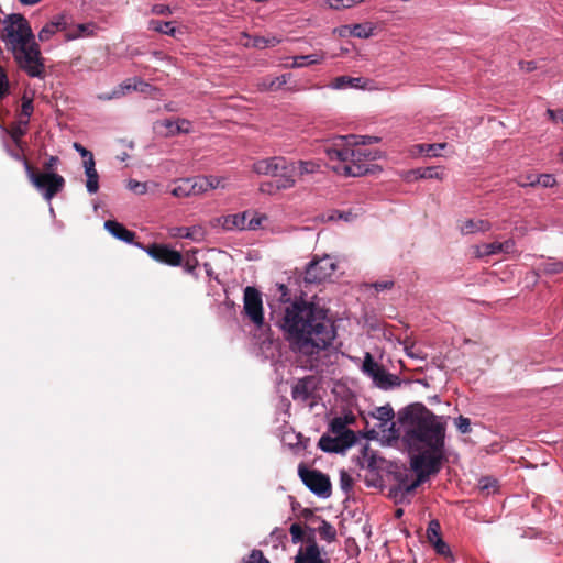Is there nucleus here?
I'll return each mask as SVG.
<instances>
[{"instance_id": "obj_1", "label": "nucleus", "mask_w": 563, "mask_h": 563, "mask_svg": "<svg viewBox=\"0 0 563 563\" xmlns=\"http://www.w3.org/2000/svg\"><path fill=\"white\" fill-rule=\"evenodd\" d=\"M279 325L299 366L318 369L321 353L336 338L334 321L329 317L328 309L314 301L295 299L285 308Z\"/></svg>"}, {"instance_id": "obj_2", "label": "nucleus", "mask_w": 563, "mask_h": 563, "mask_svg": "<svg viewBox=\"0 0 563 563\" xmlns=\"http://www.w3.org/2000/svg\"><path fill=\"white\" fill-rule=\"evenodd\" d=\"M399 426L391 422L393 437L400 438L410 453L444 451L446 419L434 415L422 404L407 407L399 413Z\"/></svg>"}, {"instance_id": "obj_3", "label": "nucleus", "mask_w": 563, "mask_h": 563, "mask_svg": "<svg viewBox=\"0 0 563 563\" xmlns=\"http://www.w3.org/2000/svg\"><path fill=\"white\" fill-rule=\"evenodd\" d=\"M1 40L21 70L32 78L44 77L45 59L30 22L22 14L12 13L4 19Z\"/></svg>"}, {"instance_id": "obj_4", "label": "nucleus", "mask_w": 563, "mask_h": 563, "mask_svg": "<svg viewBox=\"0 0 563 563\" xmlns=\"http://www.w3.org/2000/svg\"><path fill=\"white\" fill-rule=\"evenodd\" d=\"M351 139L355 135H338L322 146L330 161L339 165L333 169L344 176L360 177L367 174L371 163L380 157V152L362 146L352 145Z\"/></svg>"}, {"instance_id": "obj_5", "label": "nucleus", "mask_w": 563, "mask_h": 563, "mask_svg": "<svg viewBox=\"0 0 563 563\" xmlns=\"http://www.w3.org/2000/svg\"><path fill=\"white\" fill-rule=\"evenodd\" d=\"M23 165L30 183L40 191L44 198L51 201L65 187V179L57 173H44L34 167L27 158H23Z\"/></svg>"}, {"instance_id": "obj_6", "label": "nucleus", "mask_w": 563, "mask_h": 563, "mask_svg": "<svg viewBox=\"0 0 563 563\" xmlns=\"http://www.w3.org/2000/svg\"><path fill=\"white\" fill-rule=\"evenodd\" d=\"M252 170L257 175L278 178H296V162L286 159L283 156H274L258 159L253 163Z\"/></svg>"}, {"instance_id": "obj_7", "label": "nucleus", "mask_w": 563, "mask_h": 563, "mask_svg": "<svg viewBox=\"0 0 563 563\" xmlns=\"http://www.w3.org/2000/svg\"><path fill=\"white\" fill-rule=\"evenodd\" d=\"M362 371L371 377L374 384L380 389H391L400 386L401 382L397 375L388 373L383 365H379L369 352L364 355Z\"/></svg>"}, {"instance_id": "obj_8", "label": "nucleus", "mask_w": 563, "mask_h": 563, "mask_svg": "<svg viewBox=\"0 0 563 563\" xmlns=\"http://www.w3.org/2000/svg\"><path fill=\"white\" fill-rule=\"evenodd\" d=\"M410 465L416 473H420L423 477L428 478L440 472L444 451L432 452L421 450L412 452Z\"/></svg>"}, {"instance_id": "obj_9", "label": "nucleus", "mask_w": 563, "mask_h": 563, "mask_svg": "<svg viewBox=\"0 0 563 563\" xmlns=\"http://www.w3.org/2000/svg\"><path fill=\"white\" fill-rule=\"evenodd\" d=\"M298 475L302 483L317 496L328 498L332 493L330 477L319 470H310L299 465Z\"/></svg>"}, {"instance_id": "obj_10", "label": "nucleus", "mask_w": 563, "mask_h": 563, "mask_svg": "<svg viewBox=\"0 0 563 563\" xmlns=\"http://www.w3.org/2000/svg\"><path fill=\"white\" fill-rule=\"evenodd\" d=\"M243 312L245 317H247V319L257 328H261L264 324L262 295L252 286H247L244 289Z\"/></svg>"}, {"instance_id": "obj_11", "label": "nucleus", "mask_w": 563, "mask_h": 563, "mask_svg": "<svg viewBox=\"0 0 563 563\" xmlns=\"http://www.w3.org/2000/svg\"><path fill=\"white\" fill-rule=\"evenodd\" d=\"M335 269L336 264L330 256L316 257L308 264L303 279L307 284H319L331 277Z\"/></svg>"}, {"instance_id": "obj_12", "label": "nucleus", "mask_w": 563, "mask_h": 563, "mask_svg": "<svg viewBox=\"0 0 563 563\" xmlns=\"http://www.w3.org/2000/svg\"><path fill=\"white\" fill-rule=\"evenodd\" d=\"M142 247L153 260L168 266H180L183 264V255L180 252L170 249L167 244L152 243Z\"/></svg>"}, {"instance_id": "obj_13", "label": "nucleus", "mask_w": 563, "mask_h": 563, "mask_svg": "<svg viewBox=\"0 0 563 563\" xmlns=\"http://www.w3.org/2000/svg\"><path fill=\"white\" fill-rule=\"evenodd\" d=\"M206 180L198 176L192 178H183L175 183L170 194L175 197L183 198L189 196H198L206 192Z\"/></svg>"}, {"instance_id": "obj_14", "label": "nucleus", "mask_w": 563, "mask_h": 563, "mask_svg": "<svg viewBox=\"0 0 563 563\" xmlns=\"http://www.w3.org/2000/svg\"><path fill=\"white\" fill-rule=\"evenodd\" d=\"M154 129L165 137H172L178 134H188L191 132V122L187 119H177L175 121L165 119L156 121Z\"/></svg>"}, {"instance_id": "obj_15", "label": "nucleus", "mask_w": 563, "mask_h": 563, "mask_svg": "<svg viewBox=\"0 0 563 563\" xmlns=\"http://www.w3.org/2000/svg\"><path fill=\"white\" fill-rule=\"evenodd\" d=\"M306 542L307 545L298 550L294 563H325L321 558V551L313 533L307 536Z\"/></svg>"}, {"instance_id": "obj_16", "label": "nucleus", "mask_w": 563, "mask_h": 563, "mask_svg": "<svg viewBox=\"0 0 563 563\" xmlns=\"http://www.w3.org/2000/svg\"><path fill=\"white\" fill-rule=\"evenodd\" d=\"M317 388V379L314 376H306L299 379L291 389V396L296 401L306 402L313 397Z\"/></svg>"}, {"instance_id": "obj_17", "label": "nucleus", "mask_w": 563, "mask_h": 563, "mask_svg": "<svg viewBox=\"0 0 563 563\" xmlns=\"http://www.w3.org/2000/svg\"><path fill=\"white\" fill-rule=\"evenodd\" d=\"M354 443H355V441L346 439V437H339V435L330 437V435L323 434L318 442V446L323 452L341 453V452L345 451L346 449L351 448Z\"/></svg>"}, {"instance_id": "obj_18", "label": "nucleus", "mask_w": 563, "mask_h": 563, "mask_svg": "<svg viewBox=\"0 0 563 563\" xmlns=\"http://www.w3.org/2000/svg\"><path fill=\"white\" fill-rule=\"evenodd\" d=\"M385 460L377 455L376 451H374L369 445H364L357 456V464L362 468H367L372 472H376L382 470L384 466Z\"/></svg>"}, {"instance_id": "obj_19", "label": "nucleus", "mask_w": 563, "mask_h": 563, "mask_svg": "<svg viewBox=\"0 0 563 563\" xmlns=\"http://www.w3.org/2000/svg\"><path fill=\"white\" fill-rule=\"evenodd\" d=\"M68 27V20L65 15H57L51 22L46 23L38 32V40L46 42L58 31H66Z\"/></svg>"}, {"instance_id": "obj_20", "label": "nucleus", "mask_w": 563, "mask_h": 563, "mask_svg": "<svg viewBox=\"0 0 563 563\" xmlns=\"http://www.w3.org/2000/svg\"><path fill=\"white\" fill-rule=\"evenodd\" d=\"M296 185V178H278L274 181H265L260 185V191L267 195H275L280 190H287Z\"/></svg>"}, {"instance_id": "obj_21", "label": "nucleus", "mask_w": 563, "mask_h": 563, "mask_svg": "<svg viewBox=\"0 0 563 563\" xmlns=\"http://www.w3.org/2000/svg\"><path fill=\"white\" fill-rule=\"evenodd\" d=\"M104 228L118 240L124 241L126 243H133L135 232L128 230L120 222L115 220H107L104 222Z\"/></svg>"}, {"instance_id": "obj_22", "label": "nucleus", "mask_w": 563, "mask_h": 563, "mask_svg": "<svg viewBox=\"0 0 563 563\" xmlns=\"http://www.w3.org/2000/svg\"><path fill=\"white\" fill-rule=\"evenodd\" d=\"M251 214L252 211L228 214L223 217L222 227L225 230H247V218H250Z\"/></svg>"}, {"instance_id": "obj_23", "label": "nucleus", "mask_w": 563, "mask_h": 563, "mask_svg": "<svg viewBox=\"0 0 563 563\" xmlns=\"http://www.w3.org/2000/svg\"><path fill=\"white\" fill-rule=\"evenodd\" d=\"M290 76V74H284L277 77L266 76L258 80L257 88L261 91H277L287 84Z\"/></svg>"}, {"instance_id": "obj_24", "label": "nucleus", "mask_w": 563, "mask_h": 563, "mask_svg": "<svg viewBox=\"0 0 563 563\" xmlns=\"http://www.w3.org/2000/svg\"><path fill=\"white\" fill-rule=\"evenodd\" d=\"M317 521H319L318 528L317 529L308 528V530L310 531L309 534H311V533L314 534V532L317 531L322 540H324L329 543L335 541V539H336L335 528L329 521H327L325 519H323L321 517H318Z\"/></svg>"}, {"instance_id": "obj_25", "label": "nucleus", "mask_w": 563, "mask_h": 563, "mask_svg": "<svg viewBox=\"0 0 563 563\" xmlns=\"http://www.w3.org/2000/svg\"><path fill=\"white\" fill-rule=\"evenodd\" d=\"M325 59V53L322 51L309 54V55H300L292 57V68H300L308 65H318L321 64Z\"/></svg>"}, {"instance_id": "obj_26", "label": "nucleus", "mask_w": 563, "mask_h": 563, "mask_svg": "<svg viewBox=\"0 0 563 563\" xmlns=\"http://www.w3.org/2000/svg\"><path fill=\"white\" fill-rule=\"evenodd\" d=\"M441 175L442 173L438 166L420 167L408 173L410 179H441Z\"/></svg>"}, {"instance_id": "obj_27", "label": "nucleus", "mask_w": 563, "mask_h": 563, "mask_svg": "<svg viewBox=\"0 0 563 563\" xmlns=\"http://www.w3.org/2000/svg\"><path fill=\"white\" fill-rule=\"evenodd\" d=\"M330 431L335 435L346 437V439L356 441L354 431L347 429L346 421L341 417H336L331 421Z\"/></svg>"}, {"instance_id": "obj_28", "label": "nucleus", "mask_w": 563, "mask_h": 563, "mask_svg": "<svg viewBox=\"0 0 563 563\" xmlns=\"http://www.w3.org/2000/svg\"><path fill=\"white\" fill-rule=\"evenodd\" d=\"M490 229V224L485 220H466L460 225V230L463 234H472L475 232H485Z\"/></svg>"}, {"instance_id": "obj_29", "label": "nucleus", "mask_w": 563, "mask_h": 563, "mask_svg": "<svg viewBox=\"0 0 563 563\" xmlns=\"http://www.w3.org/2000/svg\"><path fill=\"white\" fill-rule=\"evenodd\" d=\"M246 36L249 38V42L245 43V46L254 47V48H258V49H264L266 47H274L280 43V40L276 36H272V37H265V36L251 37L249 35H246Z\"/></svg>"}, {"instance_id": "obj_30", "label": "nucleus", "mask_w": 563, "mask_h": 563, "mask_svg": "<svg viewBox=\"0 0 563 563\" xmlns=\"http://www.w3.org/2000/svg\"><path fill=\"white\" fill-rule=\"evenodd\" d=\"M146 87H148V84L141 79H137V78L128 79L120 86L119 90L113 91V97H119L121 95H124L125 90L126 91L135 90V91L143 92V91H145Z\"/></svg>"}, {"instance_id": "obj_31", "label": "nucleus", "mask_w": 563, "mask_h": 563, "mask_svg": "<svg viewBox=\"0 0 563 563\" xmlns=\"http://www.w3.org/2000/svg\"><path fill=\"white\" fill-rule=\"evenodd\" d=\"M29 124V120H25V121H19V122H15L13 123L10 129H9V134L12 139V141L14 142V144L21 150L23 151V146H22V136L26 134V126Z\"/></svg>"}, {"instance_id": "obj_32", "label": "nucleus", "mask_w": 563, "mask_h": 563, "mask_svg": "<svg viewBox=\"0 0 563 563\" xmlns=\"http://www.w3.org/2000/svg\"><path fill=\"white\" fill-rule=\"evenodd\" d=\"M148 30L166 34L173 37H175L178 32L177 29L173 26V22H162L159 20H150Z\"/></svg>"}, {"instance_id": "obj_33", "label": "nucleus", "mask_w": 563, "mask_h": 563, "mask_svg": "<svg viewBox=\"0 0 563 563\" xmlns=\"http://www.w3.org/2000/svg\"><path fill=\"white\" fill-rule=\"evenodd\" d=\"M538 272L544 275H556L563 273V262L554 261L552 258L541 262Z\"/></svg>"}, {"instance_id": "obj_34", "label": "nucleus", "mask_w": 563, "mask_h": 563, "mask_svg": "<svg viewBox=\"0 0 563 563\" xmlns=\"http://www.w3.org/2000/svg\"><path fill=\"white\" fill-rule=\"evenodd\" d=\"M499 242L485 243L475 247V255L477 257H485L500 253Z\"/></svg>"}, {"instance_id": "obj_35", "label": "nucleus", "mask_w": 563, "mask_h": 563, "mask_svg": "<svg viewBox=\"0 0 563 563\" xmlns=\"http://www.w3.org/2000/svg\"><path fill=\"white\" fill-rule=\"evenodd\" d=\"M395 413L389 405L377 407L373 412V417L383 423H388L393 420Z\"/></svg>"}, {"instance_id": "obj_36", "label": "nucleus", "mask_w": 563, "mask_h": 563, "mask_svg": "<svg viewBox=\"0 0 563 563\" xmlns=\"http://www.w3.org/2000/svg\"><path fill=\"white\" fill-rule=\"evenodd\" d=\"M478 488L486 495L496 493L498 489V482L494 477L485 476L479 479Z\"/></svg>"}, {"instance_id": "obj_37", "label": "nucleus", "mask_w": 563, "mask_h": 563, "mask_svg": "<svg viewBox=\"0 0 563 563\" xmlns=\"http://www.w3.org/2000/svg\"><path fill=\"white\" fill-rule=\"evenodd\" d=\"M320 165L313 161H299L296 163V175L312 174L319 169Z\"/></svg>"}, {"instance_id": "obj_38", "label": "nucleus", "mask_w": 563, "mask_h": 563, "mask_svg": "<svg viewBox=\"0 0 563 563\" xmlns=\"http://www.w3.org/2000/svg\"><path fill=\"white\" fill-rule=\"evenodd\" d=\"M91 26H92L91 24H77L74 31H68L66 33V40L71 41V40H76L84 35H91L92 34Z\"/></svg>"}, {"instance_id": "obj_39", "label": "nucleus", "mask_w": 563, "mask_h": 563, "mask_svg": "<svg viewBox=\"0 0 563 563\" xmlns=\"http://www.w3.org/2000/svg\"><path fill=\"white\" fill-rule=\"evenodd\" d=\"M87 176L86 188L89 194H96L99 189V175L97 169L86 170Z\"/></svg>"}, {"instance_id": "obj_40", "label": "nucleus", "mask_w": 563, "mask_h": 563, "mask_svg": "<svg viewBox=\"0 0 563 563\" xmlns=\"http://www.w3.org/2000/svg\"><path fill=\"white\" fill-rule=\"evenodd\" d=\"M426 536L430 544L437 541V539H442L441 526L437 519H433L429 522Z\"/></svg>"}, {"instance_id": "obj_41", "label": "nucleus", "mask_w": 563, "mask_h": 563, "mask_svg": "<svg viewBox=\"0 0 563 563\" xmlns=\"http://www.w3.org/2000/svg\"><path fill=\"white\" fill-rule=\"evenodd\" d=\"M241 563H271L269 560L264 555L262 550L254 549L250 554L243 558Z\"/></svg>"}, {"instance_id": "obj_42", "label": "nucleus", "mask_w": 563, "mask_h": 563, "mask_svg": "<svg viewBox=\"0 0 563 563\" xmlns=\"http://www.w3.org/2000/svg\"><path fill=\"white\" fill-rule=\"evenodd\" d=\"M10 93V81L7 70L0 66V100L4 99Z\"/></svg>"}, {"instance_id": "obj_43", "label": "nucleus", "mask_w": 563, "mask_h": 563, "mask_svg": "<svg viewBox=\"0 0 563 563\" xmlns=\"http://www.w3.org/2000/svg\"><path fill=\"white\" fill-rule=\"evenodd\" d=\"M196 253H197L196 250H191L190 252H188L186 254L184 268L187 273L192 274L199 265V262L195 256Z\"/></svg>"}, {"instance_id": "obj_44", "label": "nucleus", "mask_w": 563, "mask_h": 563, "mask_svg": "<svg viewBox=\"0 0 563 563\" xmlns=\"http://www.w3.org/2000/svg\"><path fill=\"white\" fill-rule=\"evenodd\" d=\"M289 533L294 543L306 541L305 530L299 523H292L289 528Z\"/></svg>"}, {"instance_id": "obj_45", "label": "nucleus", "mask_w": 563, "mask_h": 563, "mask_svg": "<svg viewBox=\"0 0 563 563\" xmlns=\"http://www.w3.org/2000/svg\"><path fill=\"white\" fill-rule=\"evenodd\" d=\"M379 137L371 135H355V139H351L352 145L365 147L366 145L379 142Z\"/></svg>"}, {"instance_id": "obj_46", "label": "nucleus", "mask_w": 563, "mask_h": 563, "mask_svg": "<svg viewBox=\"0 0 563 563\" xmlns=\"http://www.w3.org/2000/svg\"><path fill=\"white\" fill-rule=\"evenodd\" d=\"M431 544L439 555H442L444 558H449L452 555L450 547L443 539H437V541L432 542Z\"/></svg>"}, {"instance_id": "obj_47", "label": "nucleus", "mask_w": 563, "mask_h": 563, "mask_svg": "<svg viewBox=\"0 0 563 563\" xmlns=\"http://www.w3.org/2000/svg\"><path fill=\"white\" fill-rule=\"evenodd\" d=\"M427 478L423 477L420 473H417V478L412 481L410 484H401V488L405 494L413 493Z\"/></svg>"}, {"instance_id": "obj_48", "label": "nucleus", "mask_w": 563, "mask_h": 563, "mask_svg": "<svg viewBox=\"0 0 563 563\" xmlns=\"http://www.w3.org/2000/svg\"><path fill=\"white\" fill-rule=\"evenodd\" d=\"M445 146V143L421 145V152H423L427 156H439V151L443 150Z\"/></svg>"}, {"instance_id": "obj_49", "label": "nucleus", "mask_w": 563, "mask_h": 563, "mask_svg": "<svg viewBox=\"0 0 563 563\" xmlns=\"http://www.w3.org/2000/svg\"><path fill=\"white\" fill-rule=\"evenodd\" d=\"M340 486L345 493H349L353 487V478L345 470L340 472Z\"/></svg>"}, {"instance_id": "obj_50", "label": "nucleus", "mask_w": 563, "mask_h": 563, "mask_svg": "<svg viewBox=\"0 0 563 563\" xmlns=\"http://www.w3.org/2000/svg\"><path fill=\"white\" fill-rule=\"evenodd\" d=\"M536 181L538 183L539 186H542L544 188L553 187L556 184L554 176L551 174L538 175Z\"/></svg>"}, {"instance_id": "obj_51", "label": "nucleus", "mask_w": 563, "mask_h": 563, "mask_svg": "<svg viewBox=\"0 0 563 563\" xmlns=\"http://www.w3.org/2000/svg\"><path fill=\"white\" fill-rule=\"evenodd\" d=\"M455 426L461 433L471 432V421L468 418L460 416L455 419Z\"/></svg>"}, {"instance_id": "obj_52", "label": "nucleus", "mask_w": 563, "mask_h": 563, "mask_svg": "<svg viewBox=\"0 0 563 563\" xmlns=\"http://www.w3.org/2000/svg\"><path fill=\"white\" fill-rule=\"evenodd\" d=\"M59 162L58 156H49L43 164L44 173H55Z\"/></svg>"}, {"instance_id": "obj_53", "label": "nucleus", "mask_w": 563, "mask_h": 563, "mask_svg": "<svg viewBox=\"0 0 563 563\" xmlns=\"http://www.w3.org/2000/svg\"><path fill=\"white\" fill-rule=\"evenodd\" d=\"M128 188L130 190L134 191L135 194H139V195L145 194L146 189H147L145 183H140V181L134 180V179L129 180Z\"/></svg>"}, {"instance_id": "obj_54", "label": "nucleus", "mask_w": 563, "mask_h": 563, "mask_svg": "<svg viewBox=\"0 0 563 563\" xmlns=\"http://www.w3.org/2000/svg\"><path fill=\"white\" fill-rule=\"evenodd\" d=\"M537 176L538 175H534V174H527L525 176H521L520 179L518 180V185L520 187H527V186L534 187L538 185V183L536 181Z\"/></svg>"}, {"instance_id": "obj_55", "label": "nucleus", "mask_w": 563, "mask_h": 563, "mask_svg": "<svg viewBox=\"0 0 563 563\" xmlns=\"http://www.w3.org/2000/svg\"><path fill=\"white\" fill-rule=\"evenodd\" d=\"M34 107L32 99L23 98L22 106H21V114L30 118L33 113Z\"/></svg>"}, {"instance_id": "obj_56", "label": "nucleus", "mask_w": 563, "mask_h": 563, "mask_svg": "<svg viewBox=\"0 0 563 563\" xmlns=\"http://www.w3.org/2000/svg\"><path fill=\"white\" fill-rule=\"evenodd\" d=\"M172 236L174 238H186V239H192V233L189 228H175L170 232Z\"/></svg>"}, {"instance_id": "obj_57", "label": "nucleus", "mask_w": 563, "mask_h": 563, "mask_svg": "<svg viewBox=\"0 0 563 563\" xmlns=\"http://www.w3.org/2000/svg\"><path fill=\"white\" fill-rule=\"evenodd\" d=\"M206 183H207V187H206V191L210 190V189H216L218 187H223L222 185V179L218 178V177H213V176H210V177H205V176H201Z\"/></svg>"}, {"instance_id": "obj_58", "label": "nucleus", "mask_w": 563, "mask_h": 563, "mask_svg": "<svg viewBox=\"0 0 563 563\" xmlns=\"http://www.w3.org/2000/svg\"><path fill=\"white\" fill-rule=\"evenodd\" d=\"M151 11L153 14H156V15H170L172 14L170 8L166 4H154L152 7Z\"/></svg>"}, {"instance_id": "obj_59", "label": "nucleus", "mask_w": 563, "mask_h": 563, "mask_svg": "<svg viewBox=\"0 0 563 563\" xmlns=\"http://www.w3.org/2000/svg\"><path fill=\"white\" fill-rule=\"evenodd\" d=\"M264 218L256 217L254 212H252L251 217L247 218V230H256L263 221Z\"/></svg>"}, {"instance_id": "obj_60", "label": "nucleus", "mask_w": 563, "mask_h": 563, "mask_svg": "<svg viewBox=\"0 0 563 563\" xmlns=\"http://www.w3.org/2000/svg\"><path fill=\"white\" fill-rule=\"evenodd\" d=\"M352 34L356 37H368L371 32L366 31V27L363 24H355L352 30Z\"/></svg>"}, {"instance_id": "obj_61", "label": "nucleus", "mask_w": 563, "mask_h": 563, "mask_svg": "<svg viewBox=\"0 0 563 563\" xmlns=\"http://www.w3.org/2000/svg\"><path fill=\"white\" fill-rule=\"evenodd\" d=\"M352 81H360V78H351V77H346V76H341V77L335 78L334 87L338 89H341V88L346 87L347 84L352 82Z\"/></svg>"}, {"instance_id": "obj_62", "label": "nucleus", "mask_w": 563, "mask_h": 563, "mask_svg": "<svg viewBox=\"0 0 563 563\" xmlns=\"http://www.w3.org/2000/svg\"><path fill=\"white\" fill-rule=\"evenodd\" d=\"M394 286V282L391 280H384V282H377L373 284V287L376 291H383L386 289H390Z\"/></svg>"}, {"instance_id": "obj_63", "label": "nucleus", "mask_w": 563, "mask_h": 563, "mask_svg": "<svg viewBox=\"0 0 563 563\" xmlns=\"http://www.w3.org/2000/svg\"><path fill=\"white\" fill-rule=\"evenodd\" d=\"M549 118L552 120V121H560L563 123V110H551L549 109L547 111Z\"/></svg>"}, {"instance_id": "obj_64", "label": "nucleus", "mask_w": 563, "mask_h": 563, "mask_svg": "<svg viewBox=\"0 0 563 563\" xmlns=\"http://www.w3.org/2000/svg\"><path fill=\"white\" fill-rule=\"evenodd\" d=\"M500 253H510L515 247V242L512 240H507L505 242H499Z\"/></svg>"}]
</instances>
